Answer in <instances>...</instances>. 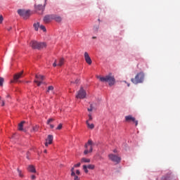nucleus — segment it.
Returning a JSON list of instances; mask_svg holds the SVG:
<instances>
[{
    "instance_id": "obj_32",
    "label": "nucleus",
    "mask_w": 180,
    "mask_h": 180,
    "mask_svg": "<svg viewBox=\"0 0 180 180\" xmlns=\"http://www.w3.org/2000/svg\"><path fill=\"white\" fill-rule=\"evenodd\" d=\"M71 176L74 177V180H79V177H78V176H77L75 173V175H71Z\"/></svg>"
},
{
    "instance_id": "obj_14",
    "label": "nucleus",
    "mask_w": 180,
    "mask_h": 180,
    "mask_svg": "<svg viewBox=\"0 0 180 180\" xmlns=\"http://www.w3.org/2000/svg\"><path fill=\"white\" fill-rule=\"evenodd\" d=\"M53 143V135H49L47 139L46 140L45 146L49 147V144Z\"/></svg>"
},
{
    "instance_id": "obj_31",
    "label": "nucleus",
    "mask_w": 180,
    "mask_h": 180,
    "mask_svg": "<svg viewBox=\"0 0 180 180\" xmlns=\"http://www.w3.org/2000/svg\"><path fill=\"white\" fill-rule=\"evenodd\" d=\"M75 167H72L71 169H70V172H71V174L70 175H75V172H74V169H75Z\"/></svg>"
},
{
    "instance_id": "obj_45",
    "label": "nucleus",
    "mask_w": 180,
    "mask_h": 180,
    "mask_svg": "<svg viewBox=\"0 0 180 180\" xmlns=\"http://www.w3.org/2000/svg\"><path fill=\"white\" fill-rule=\"evenodd\" d=\"M49 126H50L51 129H54V125L49 124Z\"/></svg>"
},
{
    "instance_id": "obj_20",
    "label": "nucleus",
    "mask_w": 180,
    "mask_h": 180,
    "mask_svg": "<svg viewBox=\"0 0 180 180\" xmlns=\"http://www.w3.org/2000/svg\"><path fill=\"white\" fill-rule=\"evenodd\" d=\"M25 123V121H22L20 124H18V130L20 131H23V124Z\"/></svg>"
},
{
    "instance_id": "obj_52",
    "label": "nucleus",
    "mask_w": 180,
    "mask_h": 180,
    "mask_svg": "<svg viewBox=\"0 0 180 180\" xmlns=\"http://www.w3.org/2000/svg\"><path fill=\"white\" fill-rule=\"evenodd\" d=\"M7 98H9V95L7 96Z\"/></svg>"
},
{
    "instance_id": "obj_19",
    "label": "nucleus",
    "mask_w": 180,
    "mask_h": 180,
    "mask_svg": "<svg viewBox=\"0 0 180 180\" xmlns=\"http://www.w3.org/2000/svg\"><path fill=\"white\" fill-rule=\"evenodd\" d=\"M171 179V172L168 173L166 176L162 177V180H169Z\"/></svg>"
},
{
    "instance_id": "obj_29",
    "label": "nucleus",
    "mask_w": 180,
    "mask_h": 180,
    "mask_svg": "<svg viewBox=\"0 0 180 180\" xmlns=\"http://www.w3.org/2000/svg\"><path fill=\"white\" fill-rule=\"evenodd\" d=\"M18 172L19 176H20V178H23V174H22V171H20V169H18Z\"/></svg>"
},
{
    "instance_id": "obj_2",
    "label": "nucleus",
    "mask_w": 180,
    "mask_h": 180,
    "mask_svg": "<svg viewBox=\"0 0 180 180\" xmlns=\"http://www.w3.org/2000/svg\"><path fill=\"white\" fill-rule=\"evenodd\" d=\"M30 46L32 47V49L41 50V49H44L46 47L47 44H46L45 42H39L37 41L33 40L30 43Z\"/></svg>"
},
{
    "instance_id": "obj_26",
    "label": "nucleus",
    "mask_w": 180,
    "mask_h": 180,
    "mask_svg": "<svg viewBox=\"0 0 180 180\" xmlns=\"http://www.w3.org/2000/svg\"><path fill=\"white\" fill-rule=\"evenodd\" d=\"M83 169L85 172V174H88L89 171H88V167H86V165H83Z\"/></svg>"
},
{
    "instance_id": "obj_17",
    "label": "nucleus",
    "mask_w": 180,
    "mask_h": 180,
    "mask_svg": "<svg viewBox=\"0 0 180 180\" xmlns=\"http://www.w3.org/2000/svg\"><path fill=\"white\" fill-rule=\"evenodd\" d=\"M65 59L64 58H61L59 59V62L58 63V67H61L62 65H64V63H65Z\"/></svg>"
},
{
    "instance_id": "obj_10",
    "label": "nucleus",
    "mask_w": 180,
    "mask_h": 180,
    "mask_svg": "<svg viewBox=\"0 0 180 180\" xmlns=\"http://www.w3.org/2000/svg\"><path fill=\"white\" fill-rule=\"evenodd\" d=\"M22 75H23V71H21L20 72L14 75L13 80L11 81V84H13V82H18V79L22 78Z\"/></svg>"
},
{
    "instance_id": "obj_6",
    "label": "nucleus",
    "mask_w": 180,
    "mask_h": 180,
    "mask_svg": "<svg viewBox=\"0 0 180 180\" xmlns=\"http://www.w3.org/2000/svg\"><path fill=\"white\" fill-rule=\"evenodd\" d=\"M43 81H44V76L41 75H36L35 79L34 80V83L37 85V86H40L41 84H43Z\"/></svg>"
},
{
    "instance_id": "obj_4",
    "label": "nucleus",
    "mask_w": 180,
    "mask_h": 180,
    "mask_svg": "<svg viewBox=\"0 0 180 180\" xmlns=\"http://www.w3.org/2000/svg\"><path fill=\"white\" fill-rule=\"evenodd\" d=\"M92 146H94V142H92V140H89L88 142L84 145V148H86L84 151V155H86V154H89V153H92L94 150Z\"/></svg>"
},
{
    "instance_id": "obj_28",
    "label": "nucleus",
    "mask_w": 180,
    "mask_h": 180,
    "mask_svg": "<svg viewBox=\"0 0 180 180\" xmlns=\"http://www.w3.org/2000/svg\"><path fill=\"white\" fill-rule=\"evenodd\" d=\"M4 77H0V86L4 85Z\"/></svg>"
},
{
    "instance_id": "obj_40",
    "label": "nucleus",
    "mask_w": 180,
    "mask_h": 180,
    "mask_svg": "<svg viewBox=\"0 0 180 180\" xmlns=\"http://www.w3.org/2000/svg\"><path fill=\"white\" fill-rule=\"evenodd\" d=\"M76 174L77 175H80L81 174V172H79V170H76Z\"/></svg>"
},
{
    "instance_id": "obj_50",
    "label": "nucleus",
    "mask_w": 180,
    "mask_h": 180,
    "mask_svg": "<svg viewBox=\"0 0 180 180\" xmlns=\"http://www.w3.org/2000/svg\"><path fill=\"white\" fill-rule=\"evenodd\" d=\"M27 160H29V156H27Z\"/></svg>"
},
{
    "instance_id": "obj_15",
    "label": "nucleus",
    "mask_w": 180,
    "mask_h": 180,
    "mask_svg": "<svg viewBox=\"0 0 180 180\" xmlns=\"http://www.w3.org/2000/svg\"><path fill=\"white\" fill-rule=\"evenodd\" d=\"M27 170L30 172L35 173L36 172V169L34 168V166L33 165H29L27 167Z\"/></svg>"
},
{
    "instance_id": "obj_53",
    "label": "nucleus",
    "mask_w": 180,
    "mask_h": 180,
    "mask_svg": "<svg viewBox=\"0 0 180 180\" xmlns=\"http://www.w3.org/2000/svg\"><path fill=\"white\" fill-rule=\"evenodd\" d=\"M114 153H116V150H114Z\"/></svg>"
},
{
    "instance_id": "obj_44",
    "label": "nucleus",
    "mask_w": 180,
    "mask_h": 180,
    "mask_svg": "<svg viewBox=\"0 0 180 180\" xmlns=\"http://www.w3.org/2000/svg\"><path fill=\"white\" fill-rule=\"evenodd\" d=\"M1 106H5V101L4 100L1 101Z\"/></svg>"
},
{
    "instance_id": "obj_42",
    "label": "nucleus",
    "mask_w": 180,
    "mask_h": 180,
    "mask_svg": "<svg viewBox=\"0 0 180 180\" xmlns=\"http://www.w3.org/2000/svg\"><path fill=\"white\" fill-rule=\"evenodd\" d=\"M94 30H98V29H99V26L97 25L96 27H94Z\"/></svg>"
},
{
    "instance_id": "obj_9",
    "label": "nucleus",
    "mask_w": 180,
    "mask_h": 180,
    "mask_svg": "<svg viewBox=\"0 0 180 180\" xmlns=\"http://www.w3.org/2000/svg\"><path fill=\"white\" fill-rule=\"evenodd\" d=\"M77 99H84L86 98V92L85 91H79L76 95Z\"/></svg>"
},
{
    "instance_id": "obj_16",
    "label": "nucleus",
    "mask_w": 180,
    "mask_h": 180,
    "mask_svg": "<svg viewBox=\"0 0 180 180\" xmlns=\"http://www.w3.org/2000/svg\"><path fill=\"white\" fill-rule=\"evenodd\" d=\"M53 20H56V22H61V20H63V18H61V17H60L59 15L53 14Z\"/></svg>"
},
{
    "instance_id": "obj_1",
    "label": "nucleus",
    "mask_w": 180,
    "mask_h": 180,
    "mask_svg": "<svg viewBox=\"0 0 180 180\" xmlns=\"http://www.w3.org/2000/svg\"><path fill=\"white\" fill-rule=\"evenodd\" d=\"M96 78L99 79L101 82H108L110 86L115 85V77L112 76V74H109L105 77L97 76Z\"/></svg>"
},
{
    "instance_id": "obj_33",
    "label": "nucleus",
    "mask_w": 180,
    "mask_h": 180,
    "mask_svg": "<svg viewBox=\"0 0 180 180\" xmlns=\"http://www.w3.org/2000/svg\"><path fill=\"white\" fill-rule=\"evenodd\" d=\"M88 117H89V120L87 121L91 122V120H92V114L89 113L88 115Z\"/></svg>"
},
{
    "instance_id": "obj_7",
    "label": "nucleus",
    "mask_w": 180,
    "mask_h": 180,
    "mask_svg": "<svg viewBox=\"0 0 180 180\" xmlns=\"http://www.w3.org/2000/svg\"><path fill=\"white\" fill-rule=\"evenodd\" d=\"M108 157L109 159L111 160V161H112L113 162H117V164H119V162H120L122 160L120 157L113 154H110Z\"/></svg>"
},
{
    "instance_id": "obj_47",
    "label": "nucleus",
    "mask_w": 180,
    "mask_h": 180,
    "mask_svg": "<svg viewBox=\"0 0 180 180\" xmlns=\"http://www.w3.org/2000/svg\"><path fill=\"white\" fill-rule=\"evenodd\" d=\"M44 153H47V150H44Z\"/></svg>"
},
{
    "instance_id": "obj_48",
    "label": "nucleus",
    "mask_w": 180,
    "mask_h": 180,
    "mask_svg": "<svg viewBox=\"0 0 180 180\" xmlns=\"http://www.w3.org/2000/svg\"><path fill=\"white\" fill-rule=\"evenodd\" d=\"M127 86H130V84L128 83V84H127Z\"/></svg>"
},
{
    "instance_id": "obj_38",
    "label": "nucleus",
    "mask_w": 180,
    "mask_h": 180,
    "mask_svg": "<svg viewBox=\"0 0 180 180\" xmlns=\"http://www.w3.org/2000/svg\"><path fill=\"white\" fill-rule=\"evenodd\" d=\"M4 22V17L2 15H0V25Z\"/></svg>"
},
{
    "instance_id": "obj_3",
    "label": "nucleus",
    "mask_w": 180,
    "mask_h": 180,
    "mask_svg": "<svg viewBox=\"0 0 180 180\" xmlns=\"http://www.w3.org/2000/svg\"><path fill=\"white\" fill-rule=\"evenodd\" d=\"M131 81L135 85H137V84H143V82H144V73L141 72L138 73L135 76V78L131 79Z\"/></svg>"
},
{
    "instance_id": "obj_13",
    "label": "nucleus",
    "mask_w": 180,
    "mask_h": 180,
    "mask_svg": "<svg viewBox=\"0 0 180 180\" xmlns=\"http://www.w3.org/2000/svg\"><path fill=\"white\" fill-rule=\"evenodd\" d=\"M84 60L86 63L89 64V65H91V64H92V59H91V57L89 56L88 52L84 53Z\"/></svg>"
},
{
    "instance_id": "obj_21",
    "label": "nucleus",
    "mask_w": 180,
    "mask_h": 180,
    "mask_svg": "<svg viewBox=\"0 0 180 180\" xmlns=\"http://www.w3.org/2000/svg\"><path fill=\"white\" fill-rule=\"evenodd\" d=\"M33 27H34V30L37 32L39 30V27H40V22L34 23Z\"/></svg>"
},
{
    "instance_id": "obj_24",
    "label": "nucleus",
    "mask_w": 180,
    "mask_h": 180,
    "mask_svg": "<svg viewBox=\"0 0 180 180\" xmlns=\"http://www.w3.org/2000/svg\"><path fill=\"white\" fill-rule=\"evenodd\" d=\"M71 84H75L76 85H78L79 84V79H76L75 81H71Z\"/></svg>"
},
{
    "instance_id": "obj_37",
    "label": "nucleus",
    "mask_w": 180,
    "mask_h": 180,
    "mask_svg": "<svg viewBox=\"0 0 180 180\" xmlns=\"http://www.w3.org/2000/svg\"><path fill=\"white\" fill-rule=\"evenodd\" d=\"M58 64H57V60H55V62L53 63V67H57Z\"/></svg>"
},
{
    "instance_id": "obj_41",
    "label": "nucleus",
    "mask_w": 180,
    "mask_h": 180,
    "mask_svg": "<svg viewBox=\"0 0 180 180\" xmlns=\"http://www.w3.org/2000/svg\"><path fill=\"white\" fill-rule=\"evenodd\" d=\"M31 179H32V180L36 179V176L32 175L31 176Z\"/></svg>"
},
{
    "instance_id": "obj_35",
    "label": "nucleus",
    "mask_w": 180,
    "mask_h": 180,
    "mask_svg": "<svg viewBox=\"0 0 180 180\" xmlns=\"http://www.w3.org/2000/svg\"><path fill=\"white\" fill-rule=\"evenodd\" d=\"M79 167H81V163L80 162H79V163H77V164L74 165V168H78Z\"/></svg>"
},
{
    "instance_id": "obj_34",
    "label": "nucleus",
    "mask_w": 180,
    "mask_h": 180,
    "mask_svg": "<svg viewBox=\"0 0 180 180\" xmlns=\"http://www.w3.org/2000/svg\"><path fill=\"white\" fill-rule=\"evenodd\" d=\"M61 129H63V124H60L57 128L56 130H61Z\"/></svg>"
},
{
    "instance_id": "obj_12",
    "label": "nucleus",
    "mask_w": 180,
    "mask_h": 180,
    "mask_svg": "<svg viewBox=\"0 0 180 180\" xmlns=\"http://www.w3.org/2000/svg\"><path fill=\"white\" fill-rule=\"evenodd\" d=\"M51 20H53V14L45 15L44 18V23H50Z\"/></svg>"
},
{
    "instance_id": "obj_22",
    "label": "nucleus",
    "mask_w": 180,
    "mask_h": 180,
    "mask_svg": "<svg viewBox=\"0 0 180 180\" xmlns=\"http://www.w3.org/2000/svg\"><path fill=\"white\" fill-rule=\"evenodd\" d=\"M81 162L89 163V162H91V159L86 158H82V160H81Z\"/></svg>"
},
{
    "instance_id": "obj_51",
    "label": "nucleus",
    "mask_w": 180,
    "mask_h": 180,
    "mask_svg": "<svg viewBox=\"0 0 180 180\" xmlns=\"http://www.w3.org/2000/svg\"><path fill=\"white\" fill-rule=\"evenodd\" d=\"M1 99H2V97L0 96V101H1Z\"/></svg>"
},
{
    "instance_id": "obj_30",
    "label": "nucleus",
    "mask_w": 180,
    "mask_h": 180,
    "mask_svg": "<svg viewBox=\"0 0 180 180\" xmlns=\"http://www.w3.org/2000/svg\"><path fill=\"white\" fill-rule=\"evenodd\" d=\"M39 28L41 29V30H43V32H46V27H44V25H39Z\"/></svg>"
},
{
    "instance_id": "obj_8",
    "label": "nucleus",
    "mask_w": 180,
    "mask_h": 180,
    "mask_svg": "<svg viewBox=\"0 0 180 180\" xmlns=\"http://www.w3.org/2000/svg\"><path fill=\"white\" fill-rule=\"evenodd\" d=\"M47 2V0H45V4L44 6L42 5H38L35 6V9L37 12L39 13V15H43V12H44V8L46 6V3Z\"/></svg>"
},
{
    "instance_id": "obj_5",
    "label": "nucleus",
    "mask_w": 180,
    "mask_h": 180,
    "mask_svg": "<svg viewBox=\"0 0 180 180\" xmlns=\"http://www.w3.org/2000/svg\"><path fill=\"white\" fill-rule=\"evenodd\" d=\"M18 15H20V16H22V18H23V19L26 20V19H29V18H30V11L29 10H23V9H18Z\"/></svg>"
},
{
    "instance_id": "obj_27",
    "label": "nucleus",
    "mask_w": 180,
    "mask_h": 180,
    "mask_svg": "<svg viewBox=\"0 0 180 180\" xmlns=\"http://www.w3.org/2000/svg\"><path fill=\"white\" fill-rule=\"evenodd\" d=\"M39 126L36 125L35 127H33L32 131H39Z\"/></svg>"
},
{
    "instance_id": "obj_11",
    "label": "nucleus",
    "mask_w": 180,
    "mask_h": 180,
    "mask_svg": "<svg viewBox=\"0 0 180 180\" xmlns=\"http://www.w3.org/2000/svg\"><path fill=\"white\" fill-rule=\"evenodd\" d=\"M125 122H133L135 123V126H137L139 124V121L136 120V118H134L131 115L125 116Z\"/></svg>"
},
{
    "instance_id": "obj_39",
    "label": "nucleus",
    "mask_w": 180,
    "mask_h": 180,
    "mask_svg": "<svg viewBox=\"0 0 180 180\" xmlns=\"http://www.w3.org/2000/svg\"><path fill=\"white\" fill-rule=\"evenodd\" d=\"M87 110L88 112H92L93 110L92 105H91L90 108H88Z\"/></svg>"
},
{
    "instance_id": "obj_49",
    "label": "nucleus",
    "mask_w": 180,
    "mask_h": 180,
    "mask_svg": "<svg viewBox=\"0 0 180 180\" xmlns=\"http://www.w3.org/2000/svg\"><path fill=\"white\" fill-rule=\"evenodd\" d=\"M93 39H96V37H93Z\"/></svg>"
},
{
    "instance_id": "obj_18",
    "label": "nucleus",
    "mask_w": 180,
    "mask_h": 180,
    "mask_svg": "<svg viewBox=\"0 0 180 180\" xmlns=\"http://www.w3.org/2000/svg\"><path fill=\"white\" fill-rule=\"evenodd\" d=\"M86 124L87 125L88 129H91V130L95 129V125L94 124H89V121L86 122Z\"/></svg>"
},
{
    "instance_id": "obj_23",
    "label": "nucleus",
    "mask_w": 180,
    "mask_h": 180,
    "mask_svg": "<svg viewBox=\"0 0 180 180\" xmlns=\"http://www.w3.org/2000/svg\"><path fill=\"white\" fill-rule=\"evenodd\" d=\"M86 167L88 168V169H95L94 165H86Z\"/></svg>"
},
{
    "instance_id": "obj_43",
    "label": "nucleus",
    "mask_w": 180,
    "mask_h": 180,
    "mask_svg": "<svg viewBox=\"0 0 180 180\" xmlns=\"http://www.w3.org/2000/svg\"><path fill=\"white\" fill-rule=\"evenodd\" d=\"M7 30H8V32H11V30H12V27H8L7 28Z\"/></svg>"
},
{
    "instance_id": "obj_36",
    "label": "nucleus",
    "mask_w": 180,
    "mask_h": 180,
    "mask_svg": "<svg viewBox=\"0 0 180 180\" xmlns=\"http://www.w3.org/2000/svg\"><path fill=\"white\" fill-rule=\"evenodd\" d=\"M53 89H54V86H49L48 87V91H53Z\"/></svg>"
},
{
    "instance_id": "obj_25",
    "label": "nucleus",
    "mask_w": 180,
    "mask_h": 180,
    "mask_svg": "<svg viewBox=\"0 0 180 180\" xmlns=\"http://www.w3.org/2000/svg\"><path fill=\"white\" fill-rule=\"evenodd\" d=\"M54 120H55L54 118H49L46 122V124H50V123H53Z\"/></svg>"
},
{
    "instance_id": "obj_46",
    "label": "nucleus",
    "mask_w": 180,
    "mask_h": 180,
    "mask_svg": "<svg viewBox=\"0 0 180 180\" xmlns=\"http://www.w3.org/2000/svg\"><path fill=\"white\" fill-rule=\"evenodd\" d=\"M80 91H85V89H84V87H81Z\"/></svg>"
}]
</instances>
